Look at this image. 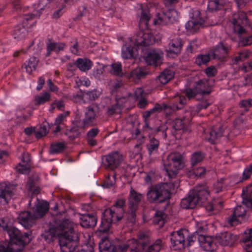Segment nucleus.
Listing matches in <instances>:
<instances>
[{"label":"nucleus","mask_w":252,"mask_h":252,"mask_svg":"<svg viewBox=\"0 0 252 252\" xmlns=\"http://www.w3.org/2000/svg\"><path fill=\"white\" fill-rule=\"evenodd\" d=\"M132 137L137 140L138 143L134 146V151L136 154L138 153L141 149V145L144 142L145 138L138 129H136L132 132Z\"/></svg>","instance_id":"obj_35"},{"label":"nucleus","mask_w":252,"mask_h":252,"mask_svg":"<svg viewBox=\"0 0 252 252\" xmlns=\"http://www.w3.org/2000/svg\"><path fill=\"white\" fill-rule=\"evenodd\" d=\"M210 60V57L209 54H200L198 55L195 61L196 64L200 66L203 64H205Z\"/></svg>","instance_id":"obj_47"},{"label":"nucleus","mask_w":252,"mask_h":252,"mask_svg":"<svg viewBox=\"0 0 252 252\" xmlns=\"http://www.w3.org/2000/svg\"><path fill=\"white\" fill-rule=\"evenodd\" d=\"M246 210L244 206H237L233 214L229 216L225 221V225L227 226H235L241 222V220L245 216Z\"/></svg>","instance_id":"obj_16"},{"label":"nucleus","mask_w":252,"mask_h":252,"mask_svg":"<svg viewBox=\"0 0 252 252\" xmlns=\"http://www.w3.org/2000/svg\"><path fill=\"white\" fill-rule=\"evenodd\" d=\"M143 195L131 189L130 191L128 196L129 210L131 212L132 219H134L135 212H136L138 205L142 198Z\"/></svg>","instance_id":"obj_18"},{"label":"nucleus","mask_w":252,"mask_h":252,"mask_svg":"<svg viewBox=\"0 0 252 252\" xmlns=\"http://www.w3.org/2000/svg\"><path fill=\"white\" fill-rule=\"evenodd\" d=\"M194 90L197 94H209L211 92V87L207 80H200L196 83Z\"/></svg>","instance_id":"obj_32"},{"label":"nucleus","mask_w":252,"mask_h":252,"mask_svg":"<svg viewBox=\"0 0 252 252\" xmlns=\"http://www.w3.org/2000/svg\"><path fill=\"white\" fill-rule=\"evenodd\" d=\"M49 206L47 202L42 201H40L38 198L36 199V202L35 207L33 208L34 214L35 218L43 217L49 210Z\"/></svg>","instance_id":"obj_25"},{"label":"nucleus","mask_w":252,"mask_h":252,"mask_svg":"<svg viewBox=\"0 0 252 252\" xmlns=\"http://www.w3.org/2000/svg\"><path fill=\"white\" fill-rule=\"evenodd\" d=\"M163 56V53L161 50L151 49L147 51L145 60L148 64L157 66L161 64Z\"/></svg>","instance_id":"obj_15"},{"label":"nucleus","mask_w":252,"mask_h":252,"mask_svg":"<svg viewBox=\"0 0 252 252\" xmlns=\"http://www.w3.org/2000/svg\"><path fill=\"white\" fill-rule=\"evenodd\" d=\"M116 173L114 172L112 174H109L107 175L104 182L103 186L107 188L112 187L116 182Z\"/></svg>","instance_id":"obj_48"},{"label":"nucleus","mask_w":252,"mask_h":252,"mask_svg":"<svg viewBox=\"0 0 252 252\" xmlns=\"http://www.w3.org/2000/svg\"><path fill=\"white\" fill-rule=\"evenodd\" d=\"M155 41L153 35L148 30L139 31L135 37L130 39L129 44L124 45L122 48V57L123 59H128L136 55V46H148Z\"/></svg>","instance_id":"obj_3"},{"label":"nucleus","mask_w":252,"mask_h":252,"mask_svg":"<svg viewBox=\"0 0 252 252\" xmlns=\"http://www.w3.org/2000/svg\"><path fill=\"white\" fill-rule=\"evenodd\" d=\"M150 19V16L147 12H142L141 17L139 21V27L148 28L149 21Z\"/></svg>","instance_id":"obj_50"},{"label":"nucleus","mask_w":252,"mask_h":252,"mask_svg":"<svg viewBox=\"0 0 252 252\" xmlns=\"http://www.w3.org/2000/svg\"><path fill=\"white\" fill-rule=\"evenodd\" d=\"M190 191L191 194L197 198L198 203L205 202L210 194L208 187L206 185H199Z\"/></svg>","instance_id":"obj_20"},{"label":"nucleus","mask_w":252,"mask_h":252,"mask_svg":"<svg viewBox=\"0 0 252 252\" xmlns=\"http://www.w3.org/2000/svg\"><path fill=\"white\" fill-rule=\"evenodd\" d=\"M185 118L176 119L173 123V127L175 131L182 130L185 131L187 130Z\"/></svg>","instance_id":"obj_44"},{"label":"nucleus","mask_w":252,"mask_h":252,"mask_svg":"<svg viewBox=\"0 0 252 252\" xmlns=\"http://www.w3.org/2000/svg\"><path fill=\"white\" fill-rule=\"evenodd\" d=\"M147 74V72L144 68L137 67L129 72L127 75V77L129 79L135 80L144 77Z\"/></svg>","instance_id":"obj_36"},{"label":"nucleus","mask_w":252,"mask_h":252,"mask_svg":"<svg viewBox=\"0 0 252 252\" xmlns=\"http://www.w3.org/2000/svg\"><path fill=\"white\" fill-rule=\"evenodd\" d=\"M77 67L81 71L89 70L92 66V62L87 59H78L75 63Z\"/></svg>","instance_id":"obj_38"},{"label":"nucleus","mask_w":252,"mask_h":252,"mask_svg":"<svg viewBox=\"0 0 252 252\" xmlns=\"http://www.w3.org/2000/svg\"><path fill=\"white\" fill-rule=\"evenodd\" d=\"M97 218L93 214H83L80 217V225L84 228L94 227L96 225Z\"/></svg>","instance_id":"obj_27"},{"label":"nucleus","mask_w":252,"mask_h":252,"mask_svg":"<svg viewBox=\"0 0 252 252\" xmlns=\"http://www.w3.org/2000/svg\"><path fill=\"white\" fill-rule=\"evenodd\" d=\"M148 239L146 241L145 249L142 252H159L162 247V241L160 239L157 240L153 244L148 246L147 242Z\"/></svg>","instance_id":"obj_40"},{"label":"nucleus","mask_w":252,"mask_h":252,"mask_svg":"<svg viewBox=\"0 0 252 252\" xmlns=\"http://www.w3.org/2000/svg\"><path fill=\"white\" fill-rule=\"evenodd\" d=\"M223 130L220 125L213 126L211 129H206L204 131V139L211 144H215L222 136Z\"/></svg>","instance_id":"obj_17"},{"label":"nucleus","mask_w":252,"mask_h":252,"mask_svg":"<svg viewBox=\"0 0 252 252\" xmlns=\"http://www.w3.org/2000/svg\"><path fill=\"white\" fill-rule=\"evenodd\" d=\"M127 98L125 97L116 98L114 103L107 107V114L108 115L120 114L127 101Z\"/></svg>","instance_id":"obj_23"},{"label":"nucleus","mask_w":252,"mask_h":252,"mask_svg":"<svg viewBox=\"0 0 252 252\" xmlns=\"http://www.w3.org/2000/svg\"><path fill=\"white\" fill-rule=\"evenodd\" d=\"M99 132V130L97 128H92L90 129L87 133L86 137L87 138H94L95 136L97 135Z\"/></svg>","instance_id":"obj_62"},{"label":"nucleus","mask_w":252,"mask_h":252,"mask_svg":"<svg viewBox=\"0 0 252 252\" xmlns=\"http://www.w3.org/2000/svg\"><path fill=\"white\" fill-rule=\"evenodd\" d=\"M186 103V98L184 95H177L171 100V109L173 111L181 109Z\"/></svg>","instance_id":"obj_33"},{"label":"nucleus","mask_w":252,"mask_h":252,"mask_svg":"<svg viewBox=\"0 0 252 252\" xmlns=\"http://www.w3.org/2000/svg\"><path fill=\"white\" fill-rule=\"evenodd\" d=\"M69 115V111H65L62 114L59 115L57 118L56 119L55 122V125H60L62 122L65 121V119L67 117H68Z\"/></svg>","instance_id":"obj_56"},{"label":"nucleus","mask_w":252,"mask_h":252,"mask_svg":"<svg viewBox=\"0 0 252 252\" xmlns=\"http://www.w3.org/2000/svg\"><path fill=\"white\" fill-rule=\"evenodd\" d=\"M231 49V46L227 42H220L215 47L213 51V57L215 59L224 61L228 56Z\"/></svg>","instance_id":"obj_14"},{"label":"nucleus","mask_w":252,"mask_h":252,"mask_svg":"<svg viewBox=\"0 0 252 252\" xmlns=\"http://www.w3.org/2000/svg\"><path fill=\"white\" fill-rule=\"evenodd\" d=\"M204 158V155L201 152H197L192 154L190 158L192 167L193 168L196 164L202 161Z\"/></svg>","instance_id":"obj_45"},{"label":"nucleus","mask_w":252,"mask_h":252,"mask_svg":"<svg viewBox=\"0 0 252 252\" xmlns=\"http://www.w3.org/2000/svg\"><path fill=\"white\" fill-rule=\"evenodd\" d=\"M91 10V8L83 5L79 9V13L78 15V17L88 16L90 15Z\"/></svg>","instance_id":"obj_58"},{"label":"nucleus","mask_w":252,"mask_h":252,"mask_svg":"<svg viewBox=\"0 0 252 252\" xmlns=\"http://www.w3.org/2000/svg\"><path fill=\"white\" fill-rule=\"evenodd\" d=\"M218 241L223 246H232L237 240V236L230 233L224 232L217 236Z\"/></svg>","instance_id":"obj_24"},{"label":"nucleus","mask_w":252,"mask_h":252,"mask_svg":"<svg viewBox=\"0 0 252 252\" xmlns=\"http://www.w3.org/2000/svg\"><path fill=\"white\" fill-rule=\"evenodd\" d=\"M163 165L169 178L173 179L184 166L182 155L178 152L171 153L164 161Z\"/></svg>","instance_id":"obj_7"},{"label":"nucleus","mask_w":252,"mask_h":252,"mask_svg":"<svg viewBox=\"0 0 252 252\" xmlns=\"http://www.w3.org/2000/svg\"><path fill=\"white\" fill-rule=\"evenodd\" d=\"M74 224L69 219H64L56 227L55 233L59 236L61 252H73L78 246L77 233L74 230Z\"/></svg>","instance_id":"obj_2"},{"label":"nucleus","mask_w":252,"mask_h":252,"mask_svg":"<svg viewBox=\"0 0 252 252\" xmlns=\"http://www.w3.org/2000/svg\"><path fill=\"white\" fill-rule=\"evenodd\" d=\"M50 94L45 92L42 95H36L34 97V104L35 105H40L50 101Z\"/></svg>","instance_id":"obj_43"},{"label":"nucleus","mask_w":252,"mask_h":252,"mask_svg":"<svg viewBox=\"0 0 252 252\" xmlns=\"http://www.w3.org/2000/svg\"><path fill=\"white\" fill-rule=\"evenodd\" d=\"M19 222L26 228H29L36 219L33 214L29 211H23L20 213L18 216Z\"/></svg>","instance_id":"obj_22"},{"label":"nucleus","mask_w":252,"mask_h":252,"mask_svg":"<svg viewBox=\"0 0 252 252\" xmlns=\"http://www.w3.org/2000/svg\"><path fill=\"white\" fill-rule=\"evenodd\" d=\"M111 69L110 72L116 76L121 77L123 74L122 72V66L120 63L117 62L111 65Z\"/></svg>","instance_id":"obj_46"},{"label":"nucleus","mask_w":252,"mask_h":252,"mask_svg":"<svg viewBox=\"0 0 252 252\" xmlns=\"http://www.w3.org/2000/svg\"><path fill=\"white\" fill-rule=\"evenodd\" d=\"M240 105L241 107L247 109L252 106V99L242 100L240 102Z\"/></svg>","instance_id":"obj_63"},{"label":"nucleus","mask_w":252,"mask_h":252,"mask_svg":"<svg viewBox=\"0 0 252 252\" xmlns=\"http://www.w3.org/2000/svg\"><path fill=\"white\" fill-rule=\"evenodd\" d=\"M47 133V129L45 126H41L36 132V136L37 138H40Z\"/></svg>","instance_id":"obj_64"},{"label":"nucleus","mask_w":252,"mask_h":252,"mask_svg":"<svg viewBox=\"0 0 252 252\" xmlns=\"http://www.w3.org/2000/svg\"><path fill=\"white\" fill-rule=\"evenodd\" d=\"M98 113V108L96 106H90L86 107L83 120L76 121L77 127L86 128L96 125Z\"/></svg>","instance_id":"obj_9"},{"label":"nucleus","mask_w":252,"mask_h":252,"mask_svg":"<svg viewBox=\"0 0 252 252\" xmlns=\"http://www.w3.org/2000/svg\"><path fill=\"white\" fill-rule=\"evenodd\" d=\"M38 61V59L34 57H31L24 64L26 72L29 74H31L32 71L35 70Z\"/></svg>","instance_id":"obj_37"},{"label":"nucleus","mask_w":252,"mask_h":252,"mask_svg":"<svg viewBox=\"0 0 252 252\" xmlns=\"http://www.w3.org/2000/svg\"><path fill=\"white\" fill-rule=\"evenodd\" d=\"M207 229V225L205 222H197L196 223V231L194 232L197 236L199 234H203Z\"/></svg>","instance_id":"obj_52"},{"label":"nucleus","mask_w":252,"mask_h":252,"mask_svg":"<svg viewBox=\"0 0 252 252\" xmlns=\"http://www.w3.org/2000/svg\"><path fill=\"white\" fill-rule=\"evenodd\" d=\"M159 141L154 137H150L148 143L147 144V148L150 155L156 153L158 149Z\"/></svg>","instance_id":"obj_42"},{"label":"nucleus","mask_w":252,"mask_h":252,"mask_svg":"<svg viewBox=\"0 0 252 252\" xmlns=\"http://www.w3.org/2000/svg\"><path fill=\"white\" fill-rule=\"evenodd\" d=\"M174 76V72L169 69H165L158 76V80L162 84L168 82Z\"/></svg>","instance_id":"obj_41"},{"label":"nucleus","mask_w":252,"mask_h":252,"mask_svg":"<svg viewBox=\"0 0 252 252\" xmlns=\"http://www.w3.org/2000/svg\"><path fill=\"white\" fill-rule=\"evenodd\" d=\"M125 204V200L119 199L114 205L104 211L101 224L98 229L100 232H107L109 229L112 223H117L122 220L124 216Z\"/></svg>","instance_id":"obj_4"},{"label":"nucleus","mask_w":252,"mask_h":252,"mask_svg":"<svg viewBox=\"0 0 252 252\" xmlns=\"http://www.w3.org/2000/svg\"><path fill=\"white\" fill-rule=\"evenodd\" d=\"M183 46V42L179 37L173 38L168 44L169 49L166 50L168 57L174 58L180 53Z\"/></svg>","instance_id":"obj_19"},{"label":"nucleus","mask_w":252,"mask_h":252,"mask_svg":"<svg viewBox=\"0 0 252 252\" xmlns=\"http://www.w3.org/2000/svg\"><path fill=\"white\" fill-rule=\"evenodd\" d=\"M123 160V155L118 151L112 152L104 156L103 158L105 168L111 170H114L117 168Z\"/></svg>","instance_id":"obj_11"},{"label":"nucleus","mask_w":252,"mask_h":252,"mask_svg":"<svg viewBox=\"0 0 252 252\" xmlns=\"http://www.w3.org/2000/svg\"><path fill=\"white\" fill-rule=\"evenodd\" d=\"M99 248L101 252H120L119 245L116 246L112 244L111 242L107 238L102 239L99 243Z\"/></svg>","instance_id":"obj_30"},{"label":"nucleus","mask_w":252,"mask_h":252,"mask_svg":"<svg viewBox=\"0 0 252 252\" xmlns=\"http://www.w3.org/2000/svg\"><path fill=\"white\" fill-rule=\"evenodd\" d=\"M163 213L161 211H157L155 213L154 218V221L158 224L163 223Z\"/></svg>","instance_id":"obj_59"},{"label":"nucleus","mask_w":252,"mask_h":252,"mask_svg":"<svg viewBox=\"0 0 252 252\" xmlns=\"http://www.w3.org/2000/svg\"><path fill=\"white\" fill-rule=\"evenodd\" d=\"M168 107L167 105L163 104L161 106L157 103L153 108L151 109L150 110L145 111L143 114L145 122V125L143 126L144 129L145 130L147 129L152 130V128L149 126L148 124V119L149 117L154 113H160L162 110L166 111Z\"/></svg>","instance_id":"obj_21"},{"label":"nucleus","mask_w":252,"mask_h":252,"mask_svg":"<svg viewBox=\"0 0 252 252\" xmlns=\"http://www.w3.org/2000/svg\"><path fill=\"white\" fill-rule=\"evenodd\" d=\"M252 174V163L246 167L243 173V179L247 180Z\"/></svg>","instance_id":"obj_60"},{"label":"nucleus","mask_w":252,"mask_h":252,"mask_svg":"<svg viewBox=\"0 0 252 252\" xmlns=\"http://www.w3.org/2000/svg\"><path fill=\"white\" fill-rule=\"evenodd\" d=\"M243 242L247 248L252 247V228L248 230V233L246 232V235L243 238Z\"/></svg>","instance_id":"obj_54"},{"label":"nucleus","mask_w":252,"mask_h":252,"mask_svg":"<svg viewBox=\"0 0 252 252\" xmlns=\"http://www.w3.org/2000/svg\"><path fill=\"white\" fill-rule=\"evenodd\" d=\"M12 192L9 187L4 183H0V205L6 204L12 195Z\"/></svg>","instance_id":"obj_26"},{"label":"nucleus","mask_w":252,"mask_h":252,"mask_svg":"<svg viewBox=\"0 0 252 252\" xmlns=\"http://www.w3.org/2000/svg\"><path fill=\"white\" fill-rule=\"evenodd\" d=\"M186 233L187 231L185 229H180L171 233L170 240L172 249L174 250H180L184 248Z\"/></svg>","instance_id":"obj_13"},{"label":"nucleus","mask_w":252,"mask_h":252,"mask_svg":"<svg viewBox=\"0 0 252 252\" xmlns=\"http://www.w3.org/2000/svg\"><path fill=\"white\" fill-rule=\"evenodd\" d=\"M222 7L220 0H210L208 3V9L210 11L219 10Z\"/></svg>","instance_id":"obj_51"},{"label":"nucleus","mask_w":252,"mask_h":252,"mask_svg":"<svg viewBox=\"0 0 252 252\" xmlns=\"http://www.w3.org/2000/svg\"><path fill=\"white\" fill-rule=\"evenodd\" d=\"M85 95L89 100H94L99 97V93L96 90H93L87 92L85 93Z\"/></svg>","instance_id":"obj_55"},{"label":"nucleus","mask_w":252,"mask_h":252,"mask_svg":"<svg viewBox=\"0 0 252 252\" xmlns=\"http://www.w3.org/2000/svg\"><path fill=\"white\" fill-rule=\"evenodd\" d=\"M148 237L144 234L139 235L138 239L132 238L127 241L126 243L119 245L120 252H125L128 250L133 252H142L145 249Z\"/></svg>","instance_id":"obj_8"},{"label":"nucleus","mask_w":252,"mask_h":252,"mask_svg":"<svg viewBox=\"0 0 252 252\" xmlns=\"http://www.w3.org/2000/svg\"><path fill=\"white\" fill-rule=\"evenodd\" d=\"M76 83L78 85H82L86 87H88L90 85L91 82L89 79L86 77H81L78 78L76 80Z\"/></svg>","instance_id":"obj_61"},{"label":"nucleus","mask_w":252,"mask_h":252,"mask_svg":"<svg viewBox=\"0 0 252 252\" xmlns=\"http://www.w3.org/2000/svg\"><path fill=\"white\" fill-rule=\"evenodd\" d=\"M65 142H54L51 144L49 152L51 154H58L62 153L65 148Z\"/></svg>","instance_id":"obj_39"},{"label":"nucleus","mask_w":252,"mask_h":252,"mask_svg":"<svg viewBox=\"0 0 252 252\" xmlns=\"http://www.w3.org/2000/svg\"><path fill=\"white\" fill-rule=\"evenodd\" d=\"M205 172V169L203 167H199L196 168H193L189 171V176L191 178L201 177Z\"/></svg>","instance_id":"obj_49"},{"label":"nucleus","mask_w":252,"mask_h":252,"mask_svg":"<svg viewBox=\"0 0 252 252\" xmlns=\"http://www.w3.org/2000/svg\"><path fill=\"white\" fill-rule=\"evenodd\" d=\"M16 170L19 173H28L30 169V164L19 163L15 167Z\"/></svg>","instance_id":"obj_53"},{"label":"nucleus","mask_w":252,"mask_h":252,"mask_svg":"<svg viewBox=\"0 0 252 252\" xmlns=\"http://www.w3.org/2000/svg\"><path fill=\"white\" fill-rule=\"evenodd\" d=\"M204 72L208 77H214L217 74V69L214 66H210L205 69Z\"/></svg>","instance_id":"obj_57"},{"label":"nucleus","mask_w":252,"mask_h":252,"mask_svg":"<svg viewBox=\"0 0 252 252\" xmlns=\"http://www.w3.org/2000/svg\"><path fill=\"white\" fill-rule=\"evenodd\" d=\"M179 186L178 181H171L169 183H161L151 187L147 193V200L150 202H162L168 199L170 194Z\"/></svg>","instance_id":"obj_6"},{"label":"nucleus","mask_w":252,"mask_h":252,"mask_svg":"<svg viewBox=\"0 0 252 252\" xmlns=\"http://www.w3.org/2000/svg\"><path fill=\"white\" fill-rule=\"evenodd\" d=\"M0 228L7 232L9 242L6 247L0 245V252H20L30 241V234H22L17 228L11 226V222L7 217L0 219Z\"/></svg>","instance_id":"obj_1"},{"label":"nucleus","mask_w":252,"mask_h":252,"mask_svg":"<svg viewBox=\"0 0 252 252\" xmlns=\"http://www.w3.org/2000/svg\"><path fill=\"white\" fill-rule=\"evenodd\" d=\"M66 47V45L61 42H50L47 45V55L49 56L52 52L58 53L63 51Z\"/></svg>","instance_id":"obj_34"},{"label":"nucleus","mask_w":252,"mask_h":252,"mask_svg":"<svg viewBox=\"0 0 252 252\" xmlns=\"http://www.w3.org/2000/svg\"><path fill=\"white\" fill-rule=\"evenodd\" d=\"M178 16L177 12L174 9H169L166 12L158 13L154 20L155 25H164L173 23Z\"/></svg>","instance_id":"obj_12"},{"label":"nucleus","mask_w":252,"mask_h":252,"mask_svg":"<svg viewBox=\"0 0 252 252\" xmlns=\"http://www.w3.org/2000/svg\"><path fill=\"white\" fill-rule=\"evenodd\" d=\"M232 24L234 32L238 34L245 33L246 28L250 26L246 13L244 11H238L234 14Z\"/></svg>","instance_id":"obj_10"},{"label":"nucleus","mask_w":252,"mask_h":252,"mask_svg":"<svg viewBox=\"0 0 252 252\" xmlns=\"http://www.w3.org/2000/svg\"><path fill=\"white\" fill-rule=\"evenodd\" d=\"M44 0H40L38 4H34L32 7V13L25 14L23 18L22 25H18L13 31V36L17 40L24 38L27 35V30L29 27H32L34 22L35 18H38L42 13L46 3H43Z\"/></svg>","instance_id":"obj_5"},{"label":"nucleus","mask_w":252,"mask_h":252,"mask_svg":"<svg viewBox=\"0 0 252 252\" xmlns=\"http://www.w3.org/2000/svg\"><path fill=\"white\" fill-rule=\"evenodd\" d=\"M190 191L188 196L183 198L181 201V206L183 208L186 209L194 208L197 203H198V199L195 197L193 194H191Z\"/></svg>","instance_id":"obj_31"},{"label":"nucleus","mask_w":252,"mask_h":252,"mask_svg":"<svg viewBox=\"0 0 252 252\" xmlns=\"http://www.w3.org/2000/svg\"><path fill=\"white\" fill-rule=\"evenodd\" d=\"M197 240L200 247L205 251H210L212 250L214 245V238L204 234H199L197 236Z\"/></svg>","instance_id":"obj_28"},{"label":"nucleus","mask_w":252,"mask_h":252,"mask_svg":"<svg viewBox=\"0 0 252 252\" xmlns=\"http://www.w3.org/2000/svg\"><path fill=\"white\" fill-rule=\"evenodd\" d=\"M204 24V21L202 18L189 21L185 25L187 32L188 34L194 33L201 27L203 26Z\"/></svg>","instance_id":"obj_29"}]
</instances>
